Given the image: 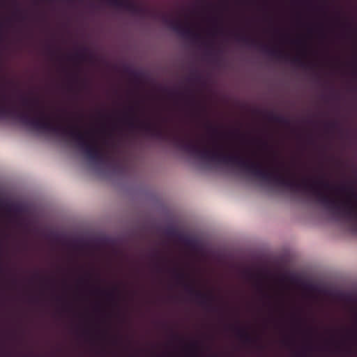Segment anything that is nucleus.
Masks as SVG:
<instances>
[{
    "label": "nucleus",
    "instance_id": "obj_1",
    "mask_svg": "<svg viewBox=\"0 0 357 357\" xmlns=\"http://www.w3.org/2000/svg\"><path fill=\"white\" fill-rule=\"evenodd\" d=\"M0 118L12 119L32 130L69 138L75 142L78 149L90 162L97 165V140L89 132L84 134L77 126H64L54 123L50 116L45 115L43 110L40 112L39 116L33 117L28 112L0 105Z\"/></svg>",
    "mask_w": 357,
    "mask_h": 357
},
{
    "label": "nucleus",
    "instance_id": "obj_2",
    "mask_svg": "<svg viewBox=\"0 0 357 357\" xmlns=\"http://www.w3.org/2000/svg\"><path fill=\"white\" fill-rule=\"evenodd\" d=\"M305 178V191H310L317 201L335 217L344 219L357 228V193L345 185L336 187L321 178L309 182Z\"/></svg>",
    "mask_w": 357,
    "mask_h": 357
},
{
    "label": "nucleus",
    "instance_id": "obj_3",
    "mask_svg": "<svg viewBox=\"0 0 357 357\" xmlns=\"http://www.w3.org/2000/svg\"><path fill=\"white\" fill-rule=\"evenodd\" d=\"M173 272L178 283L183 284L185 290L190 296L193 297L201 306L210 312H216L218 310V307L213 305L215 301V296L212 293H204L197 289L193 284L186 282L185 280L187 275L183 271L174 268Z\"/></svg>",
    "mask_w": 357,
    "mask_h": 357
},
{
    "label": "nucleus",
    "instance_id": "obj_4",
    "mask_svg": "<svg viewBox=\"0 0 357 357\" xmlns=\"http://www.w3.org/2000/svg\"><path fill=\"white\" fill-rule=\"evenodd\" d=\"M160 19L169 29L185 38L195 41L201 38V35L195 31L188 23L183 24L180 20L169 17L167 14H161Z\"/></svg>",
    "mask_w": 357,
    "mask_h": 357
},
{
    "label": "nucleus",
    "instance_id": "obj_5",
    "mask_svg": "<svg viewBox=\"0 0 357 357\" xmlns=\"http://www.w3.org/2000/svg\"><path fill=\"white\" fill-rule=\"evenodd\" d=\"M235 38L237 41L241 42L248 46L259 48L263 52L271 57L286 61L289 58V55L282 50L270 48L268 45L261 43L256 39L248 36L237 33L235 35Z\"/></svg>",
    "mask_w": 357,
    "mask_h": 357
},
{
    "label": "nucleus",
    "instance_id": "obj_6",
    "mask_svg": "<svg viewBox=\"0 0 357 357\" xmlns=\"http://www.w3.org/2000/svg\"><path fill=\"white\" fill-rule=\"evenodd\" d=\"M126 123L130 128H139V129L144 130L147 134L152 137L161 138L163 136V132L162 129L158 125L150 121H142L137 124L135 123L134 116H132L128 119Z\"/></svg>",
    "mask_w": 357,
    "mask_h": 357
},
{
    "label": "nucleus",
    "instance_id": "obj_7",
    "mask_svg": "<svg viewBox=\"0 0 357 357\" xmlns=\"http://www.w3.org/2000/svg\"><path fill=\"white\" fill-rule=\"evenodd\" d=\"M112 6L124 9L135 15H143L146 10L131 0H107Z\"/></svg>",
    "mask_w": 357,
    "mask_h": 357
},
{
    "label": "nucleus",
    "instance_id": "obj_8",
    "mask_svg": "<svg viewBox=\"0 0 357 357\" xmlns=\"http://www.w3.org/2000/svg\"><path fill=\"white\" fill-rule=\"evenodd\" d=\"M231 328L234 329L236 336L245 344H254L257 342V338L253 337L248 331L242 327H237L234 325L229 326Z\"/></svg>",
    "mask_w": 357,
    "mask_h": 357
},
{
    "label": "nucleus",
    "instance_id": "obj_9",
    "mask_svg": "<svg viewBox=\"0 0 357 357\" xmlns=\"http://www.w3.org/2000/svg\"><path fill=\"white\" fill-rule=\"evenodd\" d=\"M266 117L268 119V121L273 122V123H277L282 124V125H284L286 126H288L290 124V121L289 120V119H287L282 115L275 114L273 112L267 113Z\"/></svg>",
    "mask_w": 357,
    "mask_h": 357
},
{
    "label": "nucleus",
    "instance_id": "obj_10",
    "mask_svg": "<svg viewBox=\"0 0 357 357\" xmlns=\"http://www.w3.org/2000/svg\"><path fill=\"white\" fill-rule=\"evenodd\" d=\"M87 52L88 49L86 47H83L81 51L77 52L74 56L70 57V59H75L79 61H86L89 57H92V55L87 54Z\"/></svg>",
    "mask_w": 357,
    "mask_h": 357
},
{
    "label": "nucleus",
    "instance_id": "obj_11",
    "mask_svg": "<svg viewBox=\"0 0 357 357\" xmlns=\"http://www.w3.org/2000/svg\"><path fill=\"white\" fill-rule=\"evenodd\" d=\"M22 100L23 105L29 107L31 109H32L33 107H39V100L36 98L31 99L26 97H22Z\"/></svg>",
    "mask_w": 357,
    "mask_h": 357
},
{
    "label": "nucleus",
    "instance_id": "obj_12",
    "mask_svg": "<svg viewBox=\"0 0 357 357\" xmlns=\"http://www.w3.org/2000/svg\"><path fill=\"white\" fill-rule=\"evenodd\" d=\"M291 62L294 64H297L298 66L302 68H307V63L299 56H295L291 59Z\"/></svg>",
    "mask_w": 357,
    "mask_h": 357
},
{
    "label": "nucleus",
    "instance_id": "obj_13",
    "mask_svg": "<svg viewBox=\"0 0 357 357\" xmlns=\"http://www.w3.org/2000/svg\"><path fill=\"white\" fill-rule=\"evenodd\" d=\"M166 234L167 236L173 237L177 235V231L173 227H169L167 229Z\"/></svg>",
    "mask_w": 357,
    "mask_h": 357
},
{
    "label": "nucleus",
    "instance_id": "obj_14",
    "mask_svg": "<svg viewBox=\"0 0 357 357\" xmlns=\"http://www.w3.org/2000/svg\"><path fill=\"white\" fill-rule=\"evenodd\" d=\"M14 15L17 17V20L20 22L26 20V16L22 15V12L18 9L17 12L14 13Z\"/></svg>",
    "mask_w": 357,
    "mask_h": 357
},
{
    "label": "nucleus",
    "instance_id": "obj_15",
    "mask_svg": "<svg viewBox=\"0 0 357 357\" xmlns=\"http://www.w3.org/2000/svg\"><path fill=\"white\" fill-rule=\"evenodd\" d=\"M190 347L192 351V354L194 356H196L197 354V342H192L190 345Z\"/></svg>",
    "mask_w": 357,
    "mask_h": 357
},
{
    "label": "nucleus",
    "instance_id": "obj_16",
    "mask_svg": "<svg viewBox=\"0 0 357 357\" xmlns=\"http://www.w3.org/2000/svg\"><path fill=\"white\" fill-rule=\"evenodd\" d=\"M208 128L213 133V134H218L219 132L218 128L213 126L211 124L208 125Z\"/></svg>",
    "mask_w": 357,
    "mask_h": 357
},
{
    "label": "nucleus",
    "instance_id": "obj_17",
    "mask_svg": "<svg viewBox=\"0 0 357 357\" xmlns=\"http://www.w3.org/2000/svg\"><path fill=\"white\" fill-rule=\"evenodd\" d=\"M112 165L117 169L122 170L123 169V165L119 162H114Z\"/></svg>",
    "mask_w": 357,
    "mask_h": 357
},
{
    "label": "nucleus",
    "instance_id": "obj_18",
    "mask_svg": "<svg viewBox=\"0 0 357 357\" xmlns=\"http://www.w3.org/2000/svg\"><path fill=\"white\" fill-rule=\"evenodd\" d=\"M337 126H338V123L336 121L328 123L326 124L327 127L332 128V129L336 128L337 127Z\"/></svg>",
    "mask_w": 357,
    "mask_h": 357
},
{
    "label": "nucleus",
    "instance_id": "obj_19",
    "mask_svg": "<svg viewBox=\"0 0 357 357\" xmlns=\"http://www.w3.org/2000/svg\"><path fill=\"white\" fill-rule=\"evenodd\" d=\"M107 296H108V298H114V291L107 292Z\"/></svg>",
    "mask_w": 357,
    "mask_h": 357
},
{
    "label": "nucleus",
    "instance_id": "obj_20",
    "mask_svg": "<svg viewBox=\"0 0 357 357\" xmlns=\"http://www.w3.org/2000/svg\"><path fill=\"white\" fill-rule=\"evenodd\" d=\"M96 291L100 293V291H102V290L100 289V288H97Z\"/></svg>",
    "mask_w": 357,
    "mask_h": 357
},
{
    "label": "nucleus",
    "instance_id": "obj_21",
    "mask_svg": "<svg viewBox=\"0 0 357 357\" xmlns=\"http://www.w3.org/2000/svg\"><path fill=\"white\" fill-rule=\"evenodd\" d=\"M301 354H302V356H305V353H302Z\"/></svg>",
    "mask_w": 357,
    "mask_h": 357
},
{
    "label": "nucleus",
    "instance_id": "obj_22",
    "mask_svg": "<svg viewBox=\"0 0 357 357\" xmlns=\"http://www.w3.org/2000/svg\"><path fill=\"white\" fill-rule=\"evenodd\" d=\"M2 25H3L2 24H0V26H2Z\"/></svg>",
    "mask_w": 357,
    "mask_h": 357
}]
</instances>
